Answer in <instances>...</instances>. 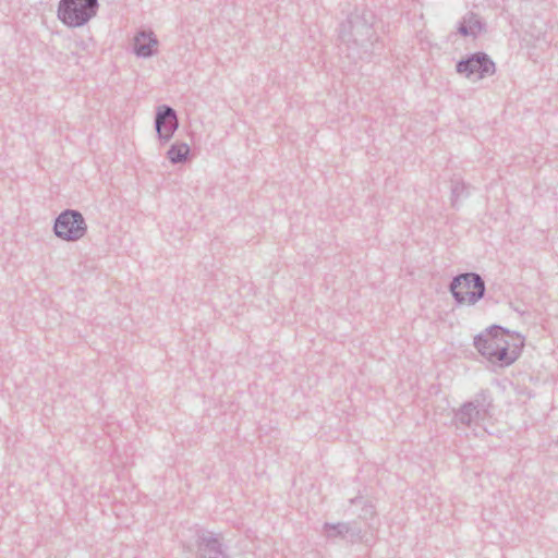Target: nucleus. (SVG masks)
Returning a JSON list of instances; mask_svg holds the SVG:
<instances>
[{
  "label": "nucleus",
  "mask_w": 558,
  "mask_h": 558,
  "mask_svg": "<svg viewBox=\"0 0 558 558\" xmlns=\"http://www.w3.org/2000/svg\"><path fill=\"white\" fill-rule=\"evenodd\" d=\"M375 14L367 8H355L340 24L339 38L348 49V57L362 59L373 52L378 37L374 31Z\"/></svg>",
  "instance_id": "nucleus-1"
},
{
  "label": "nucleus",
  "mask_w": 558,
  "mask_h": 558,
  "mask_svg": "<svg viewBox=\"0 0 558 558\" xmlns=\"http://www.w3.org/2000/svg\"><path fill=\"white\" fill-rule=\"evenodd\" d=\"M493 397L488 389L480 390L472 400L461 404L453 412V423L457 427L468 428L481 426L483 422L492 417Z\"/></svg>",
  "instance_id": "nucleus-2"
},
{
  "label": "nucleus",
  "mask_w": 558,
  "mask_h": 558,
  "mask_svg": "<svg viewBox=\"0 0 558 558\" xmlns=\"http://www.w3.org/2000/svg\"><path fill=\"white\" fill-rule=\"evenodd\" d=\"M98 0H59L57 16L68 27H82L97 15Z\"/></svg>",
  "instance_id": "nucleus-3"
},
{
  "label": "nucleus",
  "mask_w": 558,
  "mask_h": 558,
  "mask_svg": "<svg viewBox=\"0 0 558 558\" xmlns=\"http://www.w3.org/2000/svg\"><path fill=\"white\" fill-rule=\"evenodd\" d=\"M449 291L458 305H475L485 296L486 286L478 274L464 272L452 278Z\"/></svg>",
  "instance_id": "nucleus-4"
},
{
  "label": "nucleus",
  "mask_w": 558,
  "mask_h": 558,
  "mask_svg": "<svg viewBox=\"0 0 558 558\" xmlns=\"http://www.w3.org/2000/svg\"><path fill=\"white\" fill-rule=\"evenodd\" d=\"M53 233L60 240L76 242L87 233V223L81 211L65 209L54 219Z\"/></svg>",
  "instance_id": "nucleus-5"
},
{
  "label": "nucleus",
  "mask_w": 558,
  "mask_h": 558,
  "mask_svg": "<svg viewBox=\"0 0 558 558\" xmlns=\"http://www.w3.org/2000/svg\"><path fill=\"white\" fill-rule=\"evenodd\" d=\"M456 71L468 78L475 75L477 80H482L496 72V64L487 53L477 51L459 60L456 64Z\"/></svg>",
  "instance_id": "nucleus-6"
},
{
  "label": "nucleus",
  "mask_w": 558,
  "mask_h": 558,
  "mask_svg": "<svg viewBox=\"0 0 558 558\" xmlns=\"http://www.w3.org/2000/svg\"><path fill=\"white\" fill-rule=\"evenodd\" d=\"M155 129L159 141L168 143L179 129L177 111L168 105L158 107L155 116Z\"/></svg>",
  "instance_id": "nucleus-7"
},
{
  "label": "nucleus",
  "mask_w": 558,
  "mask_h": 558,
  "mask_svg": "<svg viewBox=\"0 0 558 558\" xmlns=\"http://www.w3.org/2000/svg\"><path fill=\"white\" fill-rule=\"evenodd\" d=\"M508 332L507 329L494 325L486 329L485 332L475 336L474 347L482 356L489 360L492 357L489 353H495Z\"/></svg>",
  "instance_id": "nucleus-8"
},
{
  "label": "nucleus",
  "mask_w": 558,
  "mask_h": 558,
  "mask_svg": "<svg viewBox=\"0 0 558 558\" xmlns=\"http://www.w3.org/2000/svg\"><path fill=\"white\" fill-rule=\"evenodd\" d=\"M196 545L199 557L206 558L214 555L216 558H229L219 537L213 532L198 533Z\"/></svg>",
  "instance_id": "nucleus-9"
},
{
  "label": "nucleus",
  "mask_w": 558,
  "mask_h": 558,
  "mask_svg": "<svg viewBox=\"0 0 558 558\" xmlns=\"http://www.w3.org/2000/svg\"><path fill=\"white\" fill-rule=\"evenodd\" d=\"M523 345V339L520 340L519 344H513L512 348H510L508 341L504 339L495 353H489L492 357L488 361L500 367L510 366L521 355Z\"/></svg>",
  "instance_id": "nucleus-10"
},
{
  "label": "nucleus",
  "mask_w": 558,
  "mask_h": 558,
  "mask_svg": "<svg viewBox=\"0 0 558 558\" xmlns=\"http://www.w3.org/2000/svg\"><path fill=\"white\" fill-rule=\"evenodd\" d=\"M324 533L327 538L349 537L352 543L359 542L363 538L362 530L355 526V524L349 522H339L336 524L325 523Z\"/></svg>",
  "instance_id": "nucleus-11"
},
{
  "label": "nucleus",
  "mask_w": 558,
  "mask_h": 558,
  "mask_svg": "<svg viewBox=\"0 0 558 558\" xmlns=\"http://www.w3.org/2000/svg\"><path fill=\"white\" fill-rule=\"evenodd\" d=\"M158 44L151 31H141L134 37L133 50L137 57L149 58L157 53Z\"/></svg>",
  "instance_id": "nucleus-12"
},
{
  "label": "nucleus",
  "mask_w": 558,
  "mask_h": 558,
  "mask_svg": "<svg viewBox=\"0 0 558 558\" xmlns=\"http://www.w3.org/2000/svg\"><path fill=\"white\" fill-rule=\"evenodd\" d=\"M485 28L486 24L481 20V17L474 12H469L459 23L458 33L464 37L471 36L476 38L485 31Z\"/></svg>",
  "instance_id": "nucleus-13"
},
{
  "label": "nucleus",
  "mask_w": 558,
  "mask_h": 558,
  "mask_svg": "<svg viewBox=\"0 0 558 558\" xmlns=\"http://www.w3.org/2000/svg\"><path fill=\"white\" fill-rule=\"evenodd\" d=\"M471 185L461 177L453 175L450 179V204L452 208L460 207V201L470 196Z\"/></svg>",
  "instance_id": "nucleus-14"
},
{
  "label": "nucleus",
  "mask_w": 558,
  "mask_h": 558,
  "mask_svg": "<svg viewBox=\"0 0 558 558\" xmlns=\"http://www.w3.org/2000/svg\"><path fill=\"white\" fill-rule=\"evenodd\" d=\"M190 146L186 143L175 142L167 151V158L171 163H183L190 155Z\"/></svg>",
  "instance_id": "nucleus-15"
},
{
  "label": "nucleus",
  "mask_w": 558,
  "mask_h": 558,
  "mask_svg": "<svg viewBox=\"0 0 558 558\" xmlns=\"http://www.w3.org/2000/svg\"><path fill=\"white\" fill-rule=\"evenodd\" d=\"M363 514L361 515L362 518L364 519H367V518H373L375 515V508L373 505H366L364 506L363 508Z\"/></svg>",
  "instance_id": "nucleus-16"
},
{
  "label": "nucleus",
  "mask_w": 558,
  "mask_h": 558,
  "mask_svg": "<svg viewBox=\"0 0 558 558\" xmlns=\"http://www.w3.org/2000/svg\"><path fill=\"white\" fill-rule=\"evenodd\" d=\"M359 499H360V497L352 498V499H350V504H355V502H357Z\"/></svg>",
  "instance_id": "nucleus-17"
},
{
  "label": "nucleus",
  "mask_w": 558,
  "mask_h": 558,
  "mask_svg": "<svg viewBox=\"0 0 558 558\" xmlns=\"http://www.w3.org/2000/svg\"><path fill=\"white\" fill-rule=\"evenodd\" d=\"M517 312L520 313V315H523L524 312H521V308H515Z\"/></svg>",
  "instance_id": "nucleus-18"
},
{
  "label": "nucleus",
  "mask_w": 558,
  "mask_h": 558,
  "mask_svg": "<svg viewBox=\"0 0 558 558\" xmlns=\"http://www.w3.org/2000/svg\"><path fill=\"white\" fill-rule=\"evenodd\" d=\"M517 312L520 313V315H523L524 312H521V308H515Z\"/></svg>",
  "instance_id": "nucleus-19"
}]
</instances>
